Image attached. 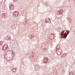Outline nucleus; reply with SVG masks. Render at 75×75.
<instances>
[{"instance_id": "obj_15", "label": "nucleus", "mask_w": 75, "mask_h": 75, "mask_svg": "<svg viewBox=\"0 0 75 75\" xmlns=\"http://www.w3.org/2000/svg\"><path fill=\"white\" fill-rule=\"evenodd\" d=\"M61 57L62 58H64V55H62L61 56Z\"/></svg>"}, {"instance_id": "obj_2", "label": "nucleus", "mask_w": 75, "mask_h": 75, "mask_svg": "<svg viewBox=\"0 0 75 75\" xmlns=\"http://www.w3.org/2000/svg\"><path fill=\"white\" fill-rule=\"evenodd\" d=\"M56 51L57 53L59 55H61L62 54V50L61 49H58L57 50H56Z\"/></svg>"}, {"instance_id": "obj_3", "label": "nucleus", "mask_w": 75, "mask_h": 75, "mask_svg": "<svg viewBox=\"0 0 75 75\" xmlns=\"http://www.w3.org/2000/svg\"><path fill=\"white\" fill-rule=\"evenodd\" d=\"M8 47V45H7V44H5L2 47V50H7V48Z\"/></svg>"}, {"instance_id": "obj_10", "label": "nucleus", "mask_w": 75, "mask_h": 75, "mask_svg": "<svg viewBox=\"0 0 75 75\" xmlns=\"http://www.w3.org/2000/svg\"><path fill=\"white\" fill-rule=\"evenodd\" d=\"M48 60V59L47 57H46L44 59V61L45 62H46L47 60Z\"/></svg>"}, {"instance_id": "obj_9", "label": "nucleus", "mask_w": 75, "mask_h": 75, "mask_svg": "<svg viewBox=\"0 0 75 75\" xmlns=\"http://www.w3.org/2000/svg\"><path fill=\"white\" fill-rule=\"evenodd\" d=\"M6 39L7 40H10V36H6Z\"/></svg>"}, {"instance_id": "obj_11", "label": "nucleus", "mask_w": 75, "mask_h": 75, "mask_svg": "<svg viewBox=\"0 0 75 75\" xmlns=\"http://www.w3.org/2000/svg\"><path fill=\"white\" fill-rule=\"evenodd\" d=\"M16 69H17L16 68H13L12 69V70L13 71V72H16Z\"/></svg>"}, {"instance_id": "obj_6", "label": "nucleus", "mask_w": 75, "mask_h": 75, "mask_svg": "<svg viewBox=\"0 0 75 75\" xmlns=\"http://www.w3.org/2000/svg\"><path fill=\"white\" fill-rule=\"evenodd\" d=\"M60 48L61 47H60V45H58L56 47V50H61Z\"/></svg>"}, {"instance_id": "obj_13", "label": "nucleus", "mask_w": 75, "mask_h": 75, "mask_svg": "<svg viewBox=\"0 0 75 75\" xmlns=\"http://www.w3.org/2000/svg\"><path fill=\"white\" fill-rule=\"evenodd\" d=\"M2 44H3V41H0V45H2Z\"/></svg>"}, {"instance_id": "obj_17", "label": "nucleus", "mask_w": 75, "mask_h": 75, "mask_svg": "<svg viewBox=\"0 0 75 75\" xmlns=\"http://www.w3.org/2000/svg\"><path fill=\"white\" fill-rule=\"evenodd\" d=\"M17 0H13V1H14V2H15V1H16Z\"/></svg>"}, {"instance_id": "obj_14", "label": "nucleus", "mask_w": 75, "mask_h": 75, "mask_svg": "<svg viewBox=\"0 0 75 75\" xmlns=\"http://www.w3.org/2000/svg\"><path fill=\"white\" fill-rule=\"evenodd\" d=\"M66 31L67 33V35H68L69 34V32H68V31H67V30H66Z\"/></svg>"}, {"instance_id": "obj_5", "label": "nucleus", "mask_w": 75, "mask_h": 75, "mask_svg": "<svg viewBox=\"0 0 75 75\" xmlns=\"http://www.w3.org/2000/svg\"><path fill=\"white\" fill-rule=\"evenodd\" d=\"M10 10H12L14 8V6L13 4H11V5H10L9 6Z\"/></svg>"}, {"instance_id": "obj_16", "label": "nucleus", "mask_w": 75, "mask_h": 75, "mask_svg": "<svg viewBox=\"0 0 75 75\" xmlns=\"http://www.w3.org/2000/svg\"><path fill=\"white\" fill-rule=\"evenodd\" d=\"M4 14V16H6V13H4L3 14Z\"/></svg>"}, {"instance_id": "obj_8", "label": "nucleus", "mask_w": 75, "mask_h": 75, "mask_svg": "<svg viewBox=\"0 0 75 75\" xmlns=\"http://www.w3.org/2000/svg\"><path fill=\"white\" fill-rule=\"evenodd\" d=\"M10 51H11V52H12V56L13 57H12L13 58H12V59H13V58H14V52H13L12 51L10 50Z\"/></svg>"}, {"instance_id": "obj_4", "label": "nucleus", "mask_w": 75, "mask_h": 75, "mask_svg": "<svg viewBox=\"0 0 75 75\" xmlns=\"http://www.w3.org/2000/svg\"><path fill=\"white\" fill-rule=\"evenodd\" d=\"M18 12L15 11L13 13V15L14 17H17L18 16Z\"/></svg>"}, {"instance_id": "obj_12", "label": "nucleus", "mask_w": 75, "mask_h": 75, "mask_svg": "<svg viewBox=\"0 0 75 75\" xmlns=\"http://www.w3.org/2000/svg\"><path fill=\"white\" fill-rule=\"evenodd\" d=\"M70 75H75V73L73 72H71L70 73Z\"/></svg>"}, {"instance_id": "obj_1", "label": "nucleus", "mask_w": 75, "mask_h": 75, "mask_svg": "<svg viewBox=\"0 0 75 75\" xmlns=\"http://www.w3.org/2000/svg\"><path fill=\"white\" fill-rule=\"evenodd\" d=\"M61 35L62 38H66L67 37V33H64V31H62V32L61 33Z\"/></svg>"}, {"instance_id": "obj_7", "label": "nucleus", "mask_w": 75, "mask_h": 75, "mask_svg": "<svg viewBox=\"0 0 75 75\" xmlns=\"http://www.w3.org/2000/svg\"><path fill=\"white\" fill-rule=\"evenodd\" d=\"M63 13V11L62 10H61L58 12V15H61V13Z\"/></svg>"}]
</instances>
